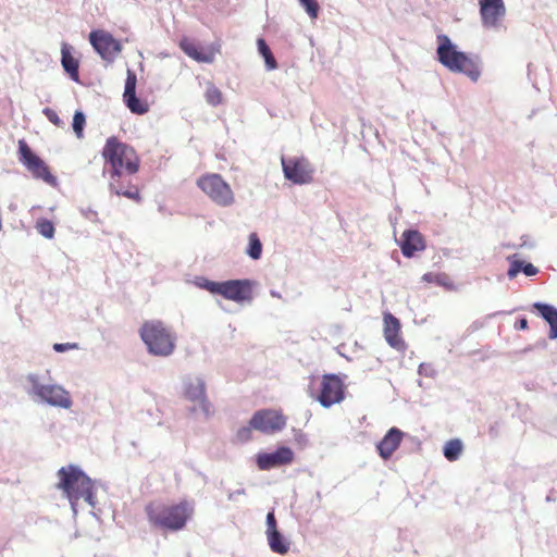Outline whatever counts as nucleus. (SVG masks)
<instances>
[{"instance_id":"nucleus-26","label":"nucleus","mask_w":557,"mask_h":557,"mask_svg":"<svg viewBox=\"0 0 557 557\" xmlns=\"http://www.w3.org/2000/svg\"><path fill=\"white\" fill-rule=\"evenodd\" d=\"M268 544L273 553L285 555L289 550V542L278 532V530H272V532H265Z\"/></svg>"},{"instance_id":"nucleus-36","label":"nucleus","mask_w":557,"mask_h":557,"mask_svg":"<svg viewBox=\"0 0 557 557\" xmlns=\"http://www.w3.org/2000/svg\"><path fill=\"white\" fill-rule=\"evenodd\" d=\"M203 288H206L211 294H219L222 288V282H213V281H206L202 285Z\"/></svg>"},{"instance_id":"nucleus-16","label":"nucleus","mask_w":557,"mask_h":557,"mask_svg":"<svg viewBox=\"0 0 557 557\" xmlns=\"http://www.w3.org/2000/svg\"><path fill=\"white\" fill-rule=\"evenodd\" d=\"M137 77L132 70H127L123 101L132 113L143 115L149 111V103L136 96Z\"/></svg>"},{"instance_id":"nucleus-5","label":"nucleus","mask_w":557,"mask_h":557,"mask_svg":"<svg viewBox=\"0 0 557 557\" xmlns=\"http://www.w3.org/2000/svg\"><path fill=\"white\" fill-rule=\"evenodd\" d=\"M139 335L151 355L168 357L175 350L176 336L160 320L145 321L139 329Z\"/></svg>"},{"instance_id":"nucleus-40","label":"nucleus","mask_w":557,"mask_h":557,"mask_svg":"<svg viewBox=\"0 0 557 557\" xmlns=\"http://www.w3.org/2000/svg\"><path fill=\"white\" fill-rule=\"evenodd\" d=\"M517 329L519 330H527L529 327V324H528V320L527 319H520L518 322H517V325H516Z\"/></svg>"},{"instance_id":"nucleus-30","label":"nucleus","mask_w":557,"mask_h":557,"mask_svg":"<svg viewBox=\"0 0 557 557\" xmlns=\"http://www.w3.org/2000/svg\"><path fill=\"white\" fill-rule=\"evenodd\" d=\"M261 252H262L261 242L256 233H251L249 235V248L247 250V253L253 260H258L261 257Z\"/></svg>"},{"instance_id":"nucleus-18","label":"nucleus","mask_w":557,"mask_h":557,"mask_svg":"<svg viewBox=\"0 0 557 557\" xmlns=\"http://www.w3.org/2000/svg\"><path fill=\"white\" fill-rule=\"evenodd\" d=\"M383 333L387 344L398 351H405L407 349V344L400 334L401 325L399 320L392 313L385 312L383 315Z\"/></svg>"},{"instance_id":"nucleus-20","label":"nucleus","mask_w":557,"mask_h":557,"mask_svg":"<svg viewBox=\"0 0 557 557\" xmlns=\"http://www.w3.org/2000/svg\"><path fill=\"white\" fill-rule=\"evenodd\" d=\"M404 438V433L397 429L392 428L387 431L384 437L377 443L376 449L379 455L387 460L398 449Z\"/></svg>"},{"instance_id":"nucleus-29","label":"nucleus","mask_w":557,"mask_h":557,"mask_svg":"<svg viewBox=\"0 0 557 557\" xmlns=\"http://www.w3.org/2000/svg\"><path fill=\"white\" fill-rule=\"evenodd\" d=\"M35 228L41 236L48 239L53 238L55 233L53 223L48 219H38Z\"/></svg>"},{"instance_id":"nucleus-11","label":"nucleus","mask_w":557,"mask_h":557,"mask_svg":"<svg viewBox=\"0 0 557 557\" xmlns=\"http://www.w3.org/2000/svg\"><path fill=\"white\" fill-rule=\"evenodd\" d=\"M345 397V384L336 374H325L319 385L315 399L325 408L341 403Z\"/></svg>"},{"instance_id":"nucleus-37","label":"nucleus","mask_w":557,"mask_h":557,"mask_svg":"<svg viewBox=\"0 0 557 557\" xmlns=\"http://www.w3.org/2000/svg\"><path fill=\"white\" fill-rule=\"evenodd\" d=\"M44 113H45V115L47 116V119H48L51 123H53V124H54V125H57V126H60V125H61V120H60V117H59L58 113H57L54 110H52V109H50V108H46V109L44 110Z\"/></svg>"},{"instance_id":"nucleus-33","label":"nucleus","mask_w":557,"mask_h":557,"mask_svg":"<svg viewBox=\"0 0 557 557\" xmlns=\"http://www.w3.org/2000/svg\"><path fill=\"white\" fill-rule=\"evenodd\" d=\"M448 276L446 274H437V273H425L423 276H422V281L426 282V283H433V284H437V285H443V286H446L447 285V281H448Z\"/></svg>"},{"instance_id":"nucleus-14","label":"nucleus","mask_w":557,"mask_h":557,"mask_svg":"<svg viewBox=\"0 0 557 557\" xmlns=\"http://www.w3.org/2000/svg\"><path fill=\"white\" fill-rule=\"evenodd\" d=\"M295 459L294 451L286 446H280L273 453H260L257 455V467L262 470H271L282 466L290 465Z\"/></svg>"},{"instance_id":"nucleus-2","label":"nucleus","mask_w":557,"mask_h":557,"mask_svg":"<svg viewBox=\"0 0 557 557\" xmlns=\"http://www.w3.org/2000/svg\"><path fill=\"white\" fill-rule=\"evenodd\" d=\"M58 478L57 487L65 494L74 511L79 499L95 507L94 483L78 467H62L58 471Z\"/></svg>"},{"instance_id":"nucleus-31","label":"nucleus","mask_w":557,"mask_h":557,"mask_svg":"<svg viewBox=\"0 0 557 557\" xmlns=\"http://www.w3.org/2000/svg\"><path fill=\"white\" fill-rule=\"evenodd\" d=\"M86 124V119L83 112L77 111L73 117V131L77 138L84 137V126Z\"/></svg>"},{"instance_id":"nucleus-27","label":"nucleus","mask_w":557,"mask_h":557,"mask_svg":"<svg viewBox=\"0 0 557 557\" xmlns=\"http://www.w3.org/2000/svg\"><path fill=\"white\" fill-rule=\"evenodd\" d=\"M258 51L263 57L267 69L272 71L277 67V62L263 38H259L257 40Z\"/></svg>"},{"instance_id":"nucleus-6","label":"nucleus","mask_w":557,"mask_h":557,"mask_svg":"<svg viewBox=\"0 0 557 557\" xmlns=\"http://www.w3.org/2000/svg\"><path fill=\"white\" fill-rule=\"evenodd\" d=\"M197 186L219 206L227 207L234 202V194L220 174L201 175L197 180Z\"/></svg>"},{"instance_id":"nucleus-7","label":"nucleus","mask_w":557,"mask_h":557,"mask_svg":"<svg viewBox=\"0 0 557 557\" xmlns=\"http://www.w3.org/2000/svg\"><path fill=\"white\" fill-rule=\"evenodd\" d=\"M18 159L34 178L41 180L49 185H55L57 178L52 175L47 163L33 152L24 139L18 140Z\"/></svg>"},{"instance_id":"nucleus-19","label":"nucleus","mask_w":557,"mask_h":557,"mask_svg":"<svg viewBox=\"0 0 557 557\" xmlns=\"http://www.w3.org/2000/svg\"><path fill=\"white\" fill-rule=\"evenodd\" d=\"M220 295L225 299L242 302L251 298V286L246 280H231L222 282Z\"/></svg>"},{"instance_id":"nucleus-28","label":"nucleus","mask_w":557,"mask_h":557,"mask_svg":"<svg viewBox=\"0 0 557 557\" xmlns=\"http://www.w3.org/2000/svg\"><path fill=\"white\" fill-rule=\"evenodd\" d=\"M462 451V443L460 440H450L444 446V456L449 461L457 460Z\"/></svg>"},{"instance_id":"nucleus-21","label":"nucleus","mask_w":557,"mask_h":557,"mask_svg":"<svg viewBox=\"0 0 557 557\" xmlns=\"http://www.w3.org/2000/svg\"><path fill=\"white\" fill-rule=\"evenodd\" d=\"M400 248L405 257H413L416 252L425 249V240L423 235L416 230L405 231L401 235Z\"/></svg>"},{"instance_id":"nucleus-22","label":"nucleus","mask_w":557,"mask_h":557,"mask_svg":"<svg viewBox=\"0 0 557 557\" xmlns=\"http://www.w3.org/2000/svg\"><path fill=\"white\" fill-rule=\"evenodd\" d=\"M185 396L191 401H199L206 414L211 413V405L206 398V386L202 380H190L185 387Z\"/></svg>"},{"instance_id":"nucleus-39","label":"nucleus","mask_w":557,"mask_h":557,"mask_svg":"<svg viewBox=\"0 0 557 557\" xmlns=\"http://www.w3.org/2000/svg\"><path fill=\"white\" fill-rule=\"evenodd\" d=\"M272 530H277L276 519L273 511L267 515V532H272Z\"/></svg>"},{"instance_id":"nucleus-38","label":"nucleus","mask_w":557,"mask_h":557,"mask_svg":"<svg viewBox=\"0 0 557 557\" xmlns=\"http://www.w3.org/2000/svg\"><path fill=\"white\" fill-rule=\"evenodd\" d=\"M77 348H78V345L76 343H65V344L57 343L53 345V349L57 352H64L66 350L77 349Z\"/></svg>"},{"instance_id":"nucleus-9","label":"nucleus","mask_w":557,"mask_h":557,"mask_svg":"<svg viewBox=\"0 0 557 557\" xmlns=\"http://www.w3.org/2000/svg\"><path fill=\"white\" fill-rule=\"evenodd\" d=\"M251 426L263 434H274L285 429L287 418L282 410L260 409L250 419Z\"/></svg>"},{"instance_id":"nucleus-17","label":"nucleus","mask_w":557,"mask_h":557,"mask_svg":"<svg viewBox=\"0 0 557 557\" xmlns=\"http://www.w3.org/2000/svg\"><path fill=\"white\" fill-rule=\"evenodd\" d=\"M480 15L485 27H497L506 14L503 0H479Z\"/></svg>"},{"instance_id":"nucleus-34","label":"nucleus","mask_w":557,"mask_h":557,"mask_svg":"<svg viewBox=\"0 0 557 557\" xmlns=\"http://www.w3.org/2000/svg\"><path fill=\"white\" fill-rule=\"evenodd\" d=\"M299 2L306 9V12L311 18L318 17L320 5L317 0H299Z\"/></svg>"},{"instance_id":"nucleus-13","label":"nucleus","mask_w":557,"mask_h":557,"mask_svg":"<svg viewBox=\"0 0 557 557\" xmlns=\"http://www.w3.org/2000/svg\"><path fill=\"white\" fill-rule=\"evenodd\" d=\"M178 47L187 57L198 63L211 64L215 61L216 55L221 53L220 42H213L203 48L188 37H183Z\"/></svg>"},{"instance_id":"nucleus-23","label":"nucleus","mask_w":557,"mask_h":557,"mask_svg":"<svg viewBox=\"0 0 557 557\" xmlns=\"http://www.w3.org/2000/svg\"><path fill=\"white\" fill-rule=\"evenodd\" d=\"M61 64L64 71L70 75L74 82L79 81L78 60L72 54L71 47L67 44H63L61 48Z\"/></svg>"},{"instance_id":"nucleus-24","label":"nucleus","mask_w":557,"mask_h":557,"mask_svg":"<svg viewBox=\"0 0 557 557\" xmlns=\"http://www.w3.org/2000/svg\"><path fill=\"white\" fill-rule=\"evenodd\" d=\"M533 308L536 309L540 314L549 324V338H557V309L550 305L535 302Z\"/></svg>"},{"instance_id":"nucleus-10","label":"nucleus","mask_w":557,"mask_h":557,"mask_svg":"<svg viewBox=\"0 0 557 557\" xmlns=\"http://www.w3.org/2000/svg\"><path fill=\"white\" fill-rule=\"evenodd\" d=\"M282 168L286 180L304 185L313 181L314 168L305 157L282 158Z\"/></svg>"},{"instance_id":"nucleus-4","label":"nucleus","mask_w":557,"mask_h":557,"mask_svg":"<svg viewBox=\"0 0 557 557\" xmlns=\"http://www.w3.org/2000/svg\"><path fill=\"white\" fill-rule=\"evenodd\" d=\"M101 156L104 161V172L114 171V175L117 176V171L134 175L139 170L140 159L135 148L116 136L106 140Z\"/></svg>"},{"instance_id":"nucleus-8","label":"nucleus","mask_w":557,"mask_h":557,"mask_svg":"<svg viewBox=\"0 0 557 557\" xmlns=\"http://www.w3.org/2000/svg\"><path fill=\"white\" fill-rule=\"evenodd\" d=\"M32 393L39 397L42 401L64 409L72 407V398L70 393L62 386L57 384H41L36 377L30 376Z\"/></svg>"},{"instance_id":"nucleus-1","label":"nucleus","mask_w":557,"mask_h":557,"mask_svg":"<svg viewBox=\"0 0 557 557\" xmlns=\"http://www.w3.org/2000/svg\"><path fill=\"white\" fill-rule=\"evenodd\" d=\"M194 512V504L187 499L172 504L152 500L145 507L150 527L162 532H177L185 529Z\"/></svg>"},{"instance_id":"nucleus-15","label":"nucleus","mask_w":557,"mask_h":557,"mask_svg":"<svg viewBox=\"0 0 557 557\" xmlns=\"http://www.w3.org/2000/svg\"><path fill=\"white\" fill-rule=\"evenodd\" d=\"M109 175V189L117 196H124L136 202L141 200L140 193L137 186L132 185L128 174L124 171H117V176L114 171H108Z\"/></svg>"},{"instance_id":"nucleus-25","label":"nucleus","mask_w":557,"mask_h":557,"mask_svg":"<svg viewBox=\"0 0 557 557\" xmlns=\"http://www.w3.org/2000/svg\"><path fill=\"white\" fill-rule=\"evenodd\" d=\"M507 260L510 262L507 275L509 278H515L519 272H523L527 276H533L537 274L539 269L532 263H524L517 259V255L509 256Z\"/></svg>"},{"instance_id":"nucleus-32","label":"nucleus","mask_w":557,"mask_h":557,"mask_svg":"<svg viewBox=\"0 0 557 557\" xmlns=\"http://www.w3.org/2000/svg\"><path fill=\"white\" fill-rule=\"evenodd\" d=\"M205 96H206L207 102L214 107L220 104L223 99L221 90L219 88H216L215 86L208 87Z\"/></svg>"},{"instance_id":"nucleus-12","label":"nucleus","mask_w":557,"mask_h":557,"mask_svg":"<svg viewBox=\"0 0 557 557\" xmlns=\"http://www.w3.org/2000/svg\"><path fill=\"white\" fill-rule=\"evenodd\" d=\"M89 41L100 57L108 62H113L122 51L121 42L102 29L90 32Z\"/></svg>"},{"instance_id":"nucleus-3","label":"nucleus","mask_w":557,"mask_h":557,"mask_svg":"<svg viewBox=\"0 0 557 557\" xmlns=\"http://www.w3.org/2000/svg\"><path fill=\"white\" fill-rule=\"evenodd\" d=\"M437 40V59L451 72L462 73L471 81L476 82L481 76L479 58L471 57L465 52L457 51L447 35L441 34Z\"/></svg>"},{"instance_id":"nucleus-35","label":"nucleus","mask_w":557,"mask_h":557,"mask_svg":"<svg viewBox=\"0 0 557 557\" xmlns=\"http://www.w3.org/2000/svg\"><path fill=\"white\" fill-rule=\"evenodd\" d=\"M252 430H255L251 424L249 423V425L247 426H243L240 428L237 433H236V437L239 442H248L252 438Z\"/></svg>"}]
</instances>
